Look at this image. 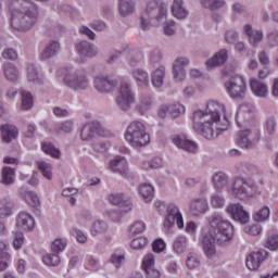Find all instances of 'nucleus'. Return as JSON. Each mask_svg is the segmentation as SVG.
I'll list each match as a JSON object with an SVG mask.
<instances>
[{
    "label": "nucleus",
    "instance_id": "obj_27",
    "mask_svg": "<svg viewBox=\"0 0 278 278\" xmlns=\"http://www.w3.org/2000/svg\"><path fill=\"white\" fill-rule=\"evenodd\" d=\"M2 139L4 142H12L18 136V128L13 125H3L1 127Z\"/></svg>",
    "mask_w": 278,
    "mask_h": 278
},
{
    "label": "nucleus",
    "instance_id": "obj_32",
    "mask_svg": "<svg viewBox=\"0 0 278 278\" xmlns=\"http://www.w3.org/2000/svg\"><path fill=\"white\" fill-rule=\"evenodd\" d=\"M72 88L74 90H86V88H88V79H86V76L84 74L74 75Z\"/></svg>",
    "mask_w": 278,
    "mask_h": 278
},
{
    "label": "nucleus",
    "instance_id": "obj_22",
    "mask_svg": "<svg viewBox=\"0 0 278 278\" xmlns=\"http://www.w3.org/2000/svg\"><path fill=\"white\" fill-rule=\"evenodd\" d=\"M114 86H116V83L110 81L108 77L97 76L94 79V88L98 89L99 92H112Z\"/></svg>",
    "mask_w": 278,
    "mask_h": 278
},
{
    "label": "nucleus",
    "instance_id": "obj_14",
    "mask_svg": "<svg viewBox=\"0 0 278 278\" xmlns=\"http://www.w3.org/2000/svg\"><path fill=\"white\" fill-rule=\"evenodd\" d=\"M109 202L112 205L121 207L122 212H131V200L125 198L122 193H112L109 195Z\"/></svg>",
    "mask_w": 278,
    "mask_h": 278
},
{
    "label": "nucleus",
    "instance_id": "obj_39",
    "mask_svg": "<svg viewBox=\"0 0 278 278\" xmlns=\"http://www.w3.org/2000/svg\"><path fill=\"white\" fill-rule=\"evenodd\" d=\"M213 186L215 190H223L227 186V176L225 173H217L213 176Z\"/></svg>",
    "mask_w": 278,
    "mask_h": 278
},
{
    "label": "nucleus",
    "instance_id": "obj_13",
    "mask_svg": "<svg viewBox=\"0 0 278 278\" xmlns=\"http://www.w3.org/2000/svg\"><path fill=\"white\" fill-rule=\"evenodd\" d=\"M227 212L232 216L233 220H238L242 225H247L250 220L249 213L240 204H230L227 207Z\"/></svg>",
    "mask_w": 278,
    "mask_h": 278
},
{
    "label": "nucleus",
    "instance_id": "obj_25",
    "mask_svg": "<svg viewBox=\"0 0 278 278\" xmlns=\"http://www.w3.org/2000/svg\"><path fill=\"white\" fill-rule=\"evenodd\" d=\"M244 33L249 38L250 45L255 46L258 45V42H262V40H264V34H262V31L260 30H253V28L249 24L244 26Z\"/></svg>",
    "mask_w": 278,
    "mask_h": 278
},
{
    "label": "nucleus",
    "instance_id": "obj_6",
    "mask_svg": "<svg viewBox=\"0 0 278 278\" xmlns=\"http://www.w3.org/2000/svg\"><path fill=\"white\" fill-rule=\"evenodd\" d=\"M224 77H230V80L225 84V88L231 99H243L247 96V81L242 76L230 71L224 72Z\"/></svg>",
    "mask_w": 278,
    "mask_h": 278
},
{
    "label": "nucleus",
    "instance_id": "obj_23",
    "mask_svg": "<svg viewBox=\"0 0 278 278\" xmlns=\"http://www.w3.org/2000/svg\"><path fill=\"white\" fill-rule=\"evenodd\" d=\"M250 88L256 97H261L262 99L268 97V86L257 79H252L250 81Z\"/></svg>",
    "mask_w": 278,
    "mask_h": 278
},
{
    "label": "nucleus",
    "instance_id": "obj_35",
    "mask_svg": "<svg viewBox=\"0 0 278 278\" xmlns=\"http://www.w3.org/2000/svg\"><path fill=\"white\" fill-rule=\"evenodd\" d=\"M188 248V239L184 236H178L174 239L173 249L176 253L181 254L186 252Z\"/></svg>",
    "mask_w": 278,
    "mask_h": 278
},
{
    "label": "nucleus",
    "instance_id": "obj_30",
    "mask_svg": "<svg viewBox=\"0 0 278 278\" xmlns=\"http://www.w3.org/2000/svg\"><path fill=\"white\" fill-rule=\"evenodd\" d=\"M16 176V172L12 167H3L1 174V184L4 186H12L14 184V177Z\"/></svg>",
    "mask_w": 278,
    "mask_h": 278
},
{
    "label": "nucleus",
    "instance_id": "obj_64",
    "mask_svg": "<svg viewBox=\"0 0 278 278\" xmlns=\"http://www.w3.org/2000/svg\"><path fill=\"white\" fill-rule=\"evenodd\" d=\"M268 40L271 42L273 47H278V33L273 31L268 35Z\"/></svg>",
    "mask_w": 278,
    "mask_h": 278
},
{
    "label": "nucleus",
    "instance_id": "obj_12",
    "mask_svg": "<svg viewBox=\"0 0 278 278\" xmlns=\"http://www.w3.org/2000/svg\"><path fill=\"white\" fill-rule=\"evenodd\" d=\"M268 257V252L265 250L258 252H252L247 257V267L249 270H257L260 266H262V262H264Z\"/></svg>",
    "mask_w": 278,
    "mask_h": 278
},
{
    "label": "nucleus",
    "instance_id": "obj_52",
    "mask_svg": "<svg viewBox=\"0 0 278 278\" xmlns=\"http://www.w3.org/2000/svg\"><path fill=\"white\" fill-rule=\"evenodd\" d=\"M24 242H25V237L23 236V232H15L13 237V248L15 249V251H18V249H22Z\"/></svg>",
    "mask_w": 278,
    "mask_h": 278
},
{
    "label": "nucleus",
    "instance_id": "obj_43",
    "mask_svg": "<svg viewBox=\"0 0 278 278\" xmlns=\"http://www.w3.org/2000/svg\"><path fill=\"white\" fill-rule=\"evenodd\" d=\"M151 105H153V101L151 100V97H142L138 106L137 111L141 114H146L148 110L151 109Z\"/></svg>",
    "mask_w": 278,
    "mask_h": 278
},
{
    "label": "nucleus",
    "instance_id": "obj_36",
    "mask_svg": "<svg viewBox=\"0 0 278 278\" xmlns=\"http://www.w3.org/2000/svg\"><path fill=\"white\" fill-rule=\"evenodd\" d=\"M58 51H60V43H58L56 41H52L46 47V49L41 53V58L42 60H49V58H53V55H55Z\"/></svg>",
    "mask_w": 278,
    "mask_h": 278
},
{
    "label": "nucleus",
    "instance_id": "obj_29",
    "mask_svg": "<svg viewBox=\"0 0 278 278\" xmlns=\"http://www.w3.org/2000/svg\"><path fill=\"white\" fill-rule=\"evenodd\" d=\"M227 62V50L219 51L215 56L206 61V66L208 68H214V66H220Z\"/></svg>",
    "mask_w": 278,
    "mask_h": 278
},
{
    "label": "nucleus",
    "instance_id": "obj_18",
    "mask_svg": "<svg viewBox=\"0 0 278 278\" xmlns=\"http://www.w3.org/2000/svg\"><path fill=\"white\" fill-rule=\"evenodd\" d=\"M173 142L175 146L178 147V149H184V151H187L188 153H197L198 146L194 141L189 140L186 138V136H179L173 138Z\"/></svg>",
    "mask_w": 278,
    "mask_h": 278
},
{
    "label": "nucleus",
    "instance_id": "obj_49",
    "mask_svg": "<svg viewBox=\"0 0 278 278\" xmlns=\"http://www.w3.org/2000/svg\"><path fill=\"white\" fill-rule=\"evenodd\" d=\"M200 264H201V261L199 260V255L194 253H190L188 255V258H187L188 268H190L191 270L194 268H199Z\"/></svg>",
    "mask_w": 278,
    "mask_h": 278
},
{
    "label": "nucleus",
    "instance_id": "obj_51",
    "mask_svg": "<svg viewBox=\"0 0 278 278\" xmlns=\"http://www.w3.org/2000/svg\"><path fill=\"white\" fill-rule=\"evenodd\" d=\"M51 249H52L53 253H60L61 251L66 249V240L55 239L51 244Z\"/></svg>",
    "mask_w": 278,
    "mask_h": 278
},
{
    "label": "nucleus",
    "instance_id": "obj_33",
    "mask_svg": "<svg viewBox=\"0 0 278 278\" xmlns=\"http://www.w3.org/2000/svg\"><path fill=\"white\" fill-rule=\"evenodd\" d=\"M164 75H165L164 66L157 67L152 73V86H154V88H162V86L164 85Z\"/></svg>",
    "mask_w": 278,
    "mask_h": 278
},
{
    "label": "nucleus",
    "instance_id": "obj_54",
    "mask_svg": "<svg viewBox=\"0 0 278 278\" xmlns=\"http://www.w3.org/2000/svg\"><path fill=\"white\" fill-rule=\"evenodd\" d=\"M244 233L248 236H260V233H262V226L254 224L252 226L244 227Z\"/></svg>",
    "mask_w": 278,
    "mask_h": 278
},
{
    "label": "nucleus",
    "instance_id": "obj_16",
    "mask_svg": "<svg viewBox=\"0 0 278 278\" xmlns=\"http://www.w3.org/2000/svg\"><path fill=\"white\" fill-rule=\"evenodd\" d=\"M186 112V108L182 104H172L170 106L162 105L159 109L160 118H166V114H170L173 118H177V116H181Z\"/></svg>",
    "mask_w": 278,
    "mask_h": 278
},
{
    "label": "nucleus",
    "instance_id": "obj_19",
    "mask_svg": "<svg viewBox=\"0 0 278 278\" xmlns=\"http://www.w3.org/2000/svg\"><path fill=\"white\" fill-rule=\"evenodd\" d=\"M188 66V59L179 58L173 64V73L175 81H184L186 79V71L184 67Z\"/></svg>",
    "mask_w": 278,
    "mask_h": 278
},
{
    "label": "nucleus",
    "instance_id": "obj_44",
    "mask_svg": "<svg viewBox=\"0 0 278 278\" xmlns=\"http://www.w3.org/2000/svg\"><path fill=\"white\" fill-rule=\"evenodd\" d=\"M34 106V97L29 91H22V110H31Z\"/></svg>",
    "mask_w": 278,
    "mask_h": 278
},
{
    "label": "nucleus",
    "instance_id": "obj_53",
    "mask_svg": "<svg viewBox=\"0 0 278 278\" xmlns=\"http://www.w3.org/2000/svg\"><path fill=\"white\" fill-rule=\"evenodd\" d=\"M130 247L131 249H135V250L144 249L147 247V238L139 237L134 239L130 243Z\"/></svg>",
    "mask_w": 278,
    "mask_h": 278
},
{
    "label": "nucleus",
    "instance_id": "obj_40",
    "mask_svg": "<svg viewBox=\"0 0 278 278\" xmlns=\"http://www.w3.org/2000/svg\"><path fill=\"white\" fill-rule=\"evenodd\" d=\"M4 75L9 81H16L18 79V71L10 63L4 64Z\"/></svg>",
    "mask_w": 278,
    "mask_h": 278
},
{
    "label": "nucleus",
    "instance_id": "obj_59",
    "mask_svg": "<svg viewBox=\"0 0 278 278\" xmlns=\"http://www.w3.org/2000/svg\"><path fill=\"white\" fill-rule=\"evenodd\" d=\"M8 262H10V253L2 252L0 254V273L8 268Z\"/></svg>",
    "mask_w": 278,
    "mask_h": 278
},
{
    "label": "nucleus",
    "instance_id": "obj_37",
    "mask_svg": "<svg viewBox=\"0 0 278 278\" xmlns=\"http://www.w3.org/2000/svg\"><path fill=\"white\" fill-rule=\"evenodd\" d=\"M119 14L121 16H127L134 14V1L121 0L119 1Z\"/></svg>",
    "mask_w": 278,
    "mask_h": 278
},
{
    "label": "nucleus",
    "instance_id": "obj_17",
    "mask_svg": "<svg viewBox=\"0 0 278 278\" xmlns=\"http://www.w3.org/2000/svg\"><path fill=\"white\" fill-rule=\"evenodd\" d=\"M16 227L20 231H31L36 227V222L31 215L23 212L16 218Z\"/></svg>",
    "mask_w": 278,
    "mask_h": 278
},
{
    "label": "nucleus",
    "instance_id": "obj_2",
    "mask_svg": "<svg viewBox=\"0 0 278 278\" xmlns=\"http://www.w3.org/2000/svg\"><path fill=\"white\" fill-rule=\"evenodd\" d=\"M233 238V226L220 215L213 216L208 226L202 229V248L206 257L216 256V242L223 244Z\"/></svg>",
    "mask_w": 278,
    "mask_h": 278
},
{
    "label": "nucleus",
    "instance_id": "obj_56",
    "mask_svg": "<svg viewBox=\"0 0 278 278\" xmlns=\"http://www.w3.org/2000/svg\"><path fill=\"white\" fill-rule=\"evenodd\" d=\"M144 229H147V226L144 225V223L137 222L130 227V233H132V236H136L138 233H142Z\"/></svg>",
    "mask_w": 278,
    "mask_h": 278
},
{
    "label": "nucleus",
    "instance_id": "obj_61",
    "mask_svg": "<svg viewBox=\"0 0 278 278\" xmlns=\"http://www.w3.org/2000/svg\"><path fill=\"white\" fill-rule=\"evenodd\" d=\"M2 58H4V60H16V58H18V54L16 53V51H14V49H7L2 53Z\"/></svg>",
    "mask_w": 278,
    "mask_h": 278
},
{
    "label": "nucleus",
    "instance_id": "obj_26",
    "mask_svg": "<svg viewBox=\"0 0 278 278\" xmlns=\"http://www.w3.org/2000/svg\"><path fill=\"white\" fill-rule=\"evenodd\" d=\"M76 49L79 55H84L85 58H93L97 55V50H94V46L88 41H81L77 43Z\"/></svg>",
    "mask_w": 278,
    "mask_h": 278
},
{
    "label": "nucleus",
    "instance_id": "obj_31",
    "mask_svg": "<svg viewBox=\"0 0 278 278\" xmlns=\"http://www.w3.org/2000/svg\"><path fill=\"white\" fill-rule=\"evenodd\" d=\"M134 79L137 83V86L141 88H147L149 86V74L142 70H136L132 72Z\"/></svg>",
    "mask_w": 278,
    "mask_h": 278
},
{
    "label": "nucleus",
    "instance_id": "obj_34",
    "mask_svg": "<svg viewBox=\"0 0 278 278\" xmlns=\"http://www.w3.org/2000/svg\"><path fill=\"white\" fill-rule=\"evenodd\" d=\"M153 186L149 184H143L139 187V194L142 197L146 203H151V201L153 200Z\"/></svg>",
    "mask_w": 278,
    "mask_h": 278
},
{
    "label": "nucleus",
    "instance_id": "obj_28",
    "mask_svg": "<svg viewBox=\"0 0 278 278\" xmlns=\"http://www.w3.org/2000/svg\"><path fill=\"white\" fill-rule=\"evenodd\" d=\"M172 13L175 18H186L188 11L184 8V0H174L172 5Z\"/></svg>",
    "mask_w": 278,
    "mask_h": 278
},
{
    "label": "nucleus",
    "instance_id": "obj_50",
    "mask_svg": "<svg viewBox=\"0 0 278 278\" xmlns=\"http://www.w3.org/2000/svg\"><path fill=\"white\" fill-rule=\"evenodd\" d=\"M108 229L105 222H96L91 228V236H97L98 233H103Z\"/></svg>",
    "mask_w": 278,
    "mask_h": 278
},
{
    "label": "nucleus",
    "instance_id": "obj_9",
    "mask_svg": "<svg viewBox=\"0 0 278 278\" xmlns=\"http://www.w3.org/2000/svg\"><path fill=\"white\" fill-rule=\"evenodd\" d=\"M260 141V129L253 127L251 130H241L237 137L238 147H243L244 149H249L255 144V142Z\"/></svg>",
    "mask_w": 278,
    "mask_h": 278
},
{
    "label": "nucleus",
    "instance_id": "obj_45",
    "mask_svg": "<svg viewBox=\"0 0 278 278\" xmlns=\"http://www.w3.org/2000/svg\"><path fill=\"white\" fill-rule=\"evenodd\" d=\"M38 168L42 173L43 177H46V179H53V173L51 172L52 170L51 164L45 161H41L38 163Z\"/></svg>",
    "mask_w": 278,
    "mask_h": 278
},
{
    "label": "nucleus",
    "instance_id": "obj_41",
    "mask_svg": "<svg viewBox=\"0 0 278 278\" xmlns=\"http://www.w3.org/2000/svg\"><path fill=\"white\" fill-rule=\"evenodd\" d=\"M253 218L255 223H264V220H268V218H270V208L268 206H263L253 215Z\"/></svg>",
    "mask_w": 278,
    "mask_h": 278
},
{
    "label": "nucleus",
    "instance_id": "obj_48",
    "mask_svg": "<svg viewBox=\"0 0 278 278\" xmlns=\"http://www.w3.org/2000/svg\"><path fill=\"white\" fill-rule=\"evenodd\" d=\"M266 249L269 251H277L278 249V235H270L266 238L265 241Z\"/></svg>",
    "mask_w": 278,
    "mask_h": 278
},
{
    "label": "nucleus",
    "instance_id": "obj_42",
    "mask_svg": "<svg viewBox=\"0 0 278 278\" xmlns=\"http://www.w3.org/2000/svg\"><path fill=\"white\" fill-rule=\"evenodd\" d=\"M27 79L34 84H42V78L38 76V70L33 64L27 66Z\"/></svg>",
    "mask_w": 278,
    "mask_h": 278
},
{
    "label": "nucleus",
    "instance_id": "obj_55",
    "mask_svg": "<svg viewBox=\"0 0 278 278\" xmlns=\"http://www.w3.org/2000/svg\"><path fill=\"white\" fill-rule=\"evenodd\" d=\"M166 249V242H164L162 239H156L152 243V250L154 253H162Z\"/></svg>",
    "mask_w": 278,
    "mask_h": 278
},
{
    "label": "nucleus",
    "instance_id": "obj_5",
    "mask_svg": "<svg viewBox=\"0 0 278 278\" xmlns=\"http://www.w3.org/2000/svg\"><path fill=\"white\" fill-rule=\"evenodd\" d=\"M228 192L236 199H240L242 201L244 199L255 197L256 194H262V187H258L255 184L251 185L243 178H236L232 181L231 187L228 189Z\"/></svg>",
    "mask_w": 278,
    "mask_h": 278
},
{
    "label": "nucleus",
    "instance_id": "obj_4",
    "mask_svg": "<svg viewBox=\"0 0 278 278\" xmlns=\"http://www.w3.org/2000/svg\"><path fill=\"white\" fill-rule=\"evenodd\" d=\"M125 140L131 147H144L151 142V136L147 132L144 124L140 122H132L127 127Z\"/></svg>",
    "mask_w": 278,
    "mask_h": 278
},
{
    "label": "nucleus",
    "instance_id": "obj_1",
    "mask_svg": "<svg viewBox=\"0 0 278 278\" xmlns=\"http://www.w3.org/2000/svg\"><path fill=\"white\" fill-rule=\"evenodd\" d=\"M220 114H225V105L218 101L211 100L206 103V111L193 112V129L206 140H212L225 131L227 126L220 124Z\"/></svg>",
    "mask_w": 278,
    "mask_h": 278
},
{
    "label": "nucleus",
    "instance_id": "obj_8",
    "mask_svg": "<svg viewBox=\"0 0 278 278\" xmlns=\"http://www.w3.org/2000/svg\"><path fill=\"white\" fill-rule=\"evenodd\" d=\"M164 16H166V5L155 0L150 1L141 15V29H149V18L160 21L161 18H164Z\"/></svg>",
    "mask_w": 278,
    "mask_h": 278
},
{
    "label": "nucleus",
    "instance_id": "obj_20",
    "mask_svg": "<svg viewBox=\"0 0 278 278\" xmlns=\"http://www.w3.org/2000/svg\"><path fill=\"white\" fill-rule=\"evenodd\" d=\"M110 168L113 173H119L123 177L127 176V159L123 156H116L110 162Z\"/></svg>",
    "mask_w": 278,
    "mask_h": 278
},
{
    "label": "nucleus",
    "instance_id": "obj_10",
    "mask_svg": "<svg viewBox=\"0 0 278 278\" xmlns=\"http://www.w3.org/2000/svg\"><path fill=\"white\" fill-rule=\"evenodd\" d=\"M99 136H110V131L105 130V128H103L99 123L86 124L80 132L81 140H91V138H97Z\"/></svg>",
    "mask_w": 278,
    "mask_h": 278
},
{
    "label": "nucleus",
    "instance_id": "obj_47",
    "mask_svg": "<svg viewBox=\"0 0 278 278\" xmlns=\"http://www.w3.org/2000/svg\"><path fill=\"white\" fill-rule=\"evenodd\" d=\"M42 262L46 266H59L61 260L58 254H47L42 257Z\"/></svg>",
    "mask_w": 278,
    "mask_h": 278
},
{
    "label": "nucleus",
    "instance_id": "obj_7",
    "mask_svg": "<svg viewBox=\"0 0 278 278\" xmlns=\"http://www.w3.org/2000/svg\"><path fill=\"white\" fill-rule=\"evenodd\" d=\"M155 207L161 213H163L164 210L167 211V216L165 217L164 220V227L166 229H170V227L175 225V222L178 229H184V216L179 212V207H177L174 204L166 206V204L161 201L155 202Z\"/></svg>",
    "mask_w": 278,
    "mask_h": 278
},
{
    "label": "nucleus",
    "instance_id": "obj_46",
    "mask_svg": "<svg viewBox=\"0 0 278 278\" xmlns=\"http://www.w3.org/2000/svg\"><path fill=\"white\" fill-rule=\"evenodd\" d=\"M202 5L208 10H218L225 5V0H202Z\"/></svg>",
    "mask_w": 278,
    "mask_h": 278
},
{
    "label": "nucleus",
    "instance_id": "obj_63",
    "mask_svg": "<svg viewBox=\"0 0 278 278\" xmlns=\"http://www.w3.org/2000/svg\"><path fill=\"white\" fill-rule=\"evenodd\" d=\"M91 29H94V31H103L105 28V22L103 21H94L90 24Z\"/></svg>",
    "mask_w": 278,
    "mask_h": 278
},
{
    "label": "nucleus",
    "instance_id": "obj_11",
    "mask_svg": "<svg viewBox=\"0 0 278 278\" xmlns=\"http://www.w3.org/2000/svg\"><path fill=\"white\" fill-rule=\"evenodd\" d=\"M116 101L121 110H129V108H131V103H134L135 98L129 84L123 83L121 85L119 94L117 96Z\"/></svg>",
    "mask_w": 278,
    "mask_h": 278
},
{
    "label": "nucleus",
    "instance_id": "obj_15",
    "mask_svg": "<svg viewBox=\"0 0 278 278\" xmlns=\"http://www.w3.org/2000/svg\"><path fill=\"white\" fill-rule=\"evenodd\" d=\"M142 268L146 271L147 278H159L161 275L160 270L155 269V256H153V254H148L144 256Z\"/></svg>",
    "mask_w": 278,
    "mask_h": 278
},
{
    "label": "nucleus",
    "instance_id": "obj_58",
    "mask_svg": "<svg viewBox=\"0 0 278 278\" xmlns=\"http://www.w3.org/2000/svg\"><path fill=\"white\" fill-rule=\"evenodd\" d=\"M211 205H212V207L220 208L225 205V199L219 195H212Z\"/></svg>",
    "mask_w": 278,
    "mask_h": 278
},
{
    "label": "nucleus",
    "instance_id": "obj_60",
    "mask_svg": "<svg viewBox=\"0 0 278 278\" xmlns=\"http://www.w3.org/2000/svg\"><path fill=\"white\" fill-rule=\"evenodd\" d=\"M72 236H74L75 239L77 240V242H79L80 244L86 243V240H88L86 235H84V232H81L79 230H73Z\"/></svg>",
    "mask_w": 278,
    "mask_h": 278
},
{
    "label": "nucleus",
    "instance_id": "obj_3",
    "mask_svg": "<svg viewBox=\"0 0 278 278\" xmlns=\"http://www.w3.org/2000/svg\"><path fill=\"white\" fill-rule=\"evenodd\" d=\"M11 27L15 31H27L38 18V7L29 0H11L8 4Z\"/></svg>",
    "mask_w": 278,
    "mask_h": 278
},
{
    "label": "nucleus",
    "instance_id": "obj_24",
    "mask_svg": "<svg viewBox=\"0 0 278 278\" xmlns=\"http://www.w3.org/2000/svg\"><path fill=\"white\" fill-rule=\"evenodd\" d=\"M20 195L30 207H40V199L36 192L22 189Z\"/></svg>",
    "mask_w": 278,
    "mask_h": 278
},
{
    "label": "nucleus",
    "instance_id": "obj_57",
    "mask_svg": "<svg viewBox=\"0 0 278 278\" xmlns=\"http://www.w3.org/2000/svg\"><path fill=\"white\" fill-rule=\"evenodd\" d=\"M142 168L146 170H149V168H162V159H154L151 163L144 162L142 164Z\"/></svg>",
    "mask_w": 278,
    "mask_h": 278
},
{
    "label": "nucleus",
    "instance_id": "obj_38",
    "mask_svg": "<svg viewBox=\"0 0 278 278\" xmlns=\"http://www.w3.org/2000/svg\"><path fill=\"white\" fill-rule=\"evenodd\" d=\"M41 150L43 153H47V155H51V157H54L55 160H59L60 155V150L56 149L51 142H42L41 143Z\"/></svg>",
    "mask_w": 278,
    "mask_h": 278
},
{
    "label": "nucleus",
    "instance_id": "obj_62",
    "mask_svg": "<svg viewBox=\"0 0 278 278\" xmlns=\"http://www.w3.org/2000/svg\"><path fill=\"white\" fill-rule=\"evenodd\" d=\"M238 39V34L233 30L226 31L225 40L228 42V45H233L236 40Z\"/></svg>",
    "mask_w": 278,
    "mask_h": 278
},
{
    "label": "nucleus",
    "instance_id": "obj_21",
    "mask_svg": "<svg viewBox=\"0 0 278 278\" xmlns=\"http://www.w3.org/2000/svg\"><path fill=\"white\" fill-rule=\"evenodd\" d=\"M207 210H210V206L205 199H195L190 203V214H192V216H201V214H205Z\"/></svg>",
    "mask_w": 278,
    "mask_h": 278
}]
</instances>
